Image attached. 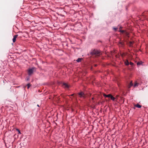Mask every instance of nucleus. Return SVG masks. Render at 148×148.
<instances>
[{
    "mask_svg": "<svg viewBox=\"0 0 148 148\" xmlns=\"http://www.w3.org/2000/svg\"><path fill=\"white\" fill-rule=\"evenodd\" d=\"M125 30H122L121 29H120L119 30V32H120L122 34H123L124 33Z\"/></svg>",
    "mask_w": 148,
    "mask_h": 148,
    "instance_id": "ddd939ff",
    "label": "nucleus"
},
{
    "mask_svg": "<svg viewBox=\"0 0 148 148\" xmlns=\"http://www.w3.org/2000/svg\"><path fill=\"white\" fill-rule=\"evenodd\" d=\"M78 95L79 96V97L81 98H85L86 97L84 93L83 92H80L78 93Z\"/></svg>",
    "mask_w": 148,
    "mask_h": 148,
    "instance_id": "7ed1b4c3",
    "label": "nucleus"
},
{
    "mask_svg": "<svg viewBox=\"0 0 148 148\" xmlns=\"http://www.w3.org/2000/svg\"><path fill=\"white\" fill-rule=\"evenodd\" d=\"M110 94H108V95H106L105 94H104L103 95V96L105 97H108V98H110V96L111 95Z\"/></svg>",
    "mask_w": 148,
    "mask_h": 148,
    "instance_id": "0eeeda50",
    "label": "nucleus"
},
{
    "mask_svg": "<svg viewBox=\"0 0 148 148\" xmlns=\"http://www.w3.org/2000/svg\"><path fill=\"white\" fill-rule=\"evenodd\" d=\"M16 130L18 131V134H21V133L20 130L18 129H16Z\"/></svg>",
    "mask_w": 148,
    "mask_h": 148,
    "instance_id": "a211bd4d",
    "label": "nucleus"
},
{
    "mask_svg": "<svg viewBox=\"0 0 148 148\" xmlns=\"http://www.w3.org/2000/svg\"><path fill=\"white\" fill-rule=\"evenodd\" d=\"M124 34H125L126 36L129 37V33L128 32H126V31H125Z\"/></svg>",
    "mask_w": 148,
    "mask_h": 148,
    "instance_id": "f8f14e48",
    "label": "nucleus"
},
{
    "mask_svg": "<svg viewBox=\"0 0 148 148\" xmlns=\"http://www.w3.org/2000/svg\"><path fill=\"white\" fill-rule=\"evenodd\" d=\"M117 28L113 27V29L115 31H116V30L117 29Z\"/></svg>",
    "mask_w": 148,
    "mask_h": 148,
    "instance_id": "6ab92c4d",
    "label": "nucleus"
},
{
    "mask_svg": "<svg viewBox=\"0 0 148 148\" xmlns=\"http://www.w3.org/2000/svg\"><path fill=\"white\" fill-rule=\"evenodd\" d=\"M82 58H78L76 60V61L77 62H80L81 61V60H82Z\"/></svg>",
    "mask_w": 148,
    "mask_h": 148,
    "instance_id": "4468645a",
    "label": "nucleus"
},
{
    "mask_svg": "<svg viewBox=\"0 0 148 148\" xmlns=\"http://www.w3.org/2000/svg\"><path fill=\"white\" fill-rule=\"evenodd\" d=\"M133 85L132 81L130 82V84L128 85V88H130Z\"/></svg>",
    "mask_w": 148,
    "mask_h": 148,
    "instance_id": "39448f33",
    "label": "nucleus"
},
{
    "mask_svg": "<svg viewBox=\"0 0 148 148\" xmlns=\"http://www.w3.org/2000/svg\"><path fill=\"white\" fill-rule=\"evenodd\" d=\"M35 68V67H33L32 68L29 69L28 71V73L29 75L30 76L33 74L34 72V70Z\"/></svg>",
    "mask_w": 148,
    "mask_h": 148,
    "instance_id": "f03ea898",
    "label": "nucleus"
},
{
    "mask_svg": "<svg viewBox=\"0 0 148 148\" xmlns=\"http://www.w3.org/2000/svg\"><path fill=\"white\" fill-rule=\"evenodd\" d=\"M110 98L113 101H114L115 99V98L113 97L111 95Z\"/></svg>",
    "mask_w": 148,
    "mask_h": 148,
    "instance_id": "9d476101",
    "label": "nucleus"
},
{
    "mask_svg": "<svg viewBox=\"0 0 148 148\" xmlns=\"http://www.w3.org/2000/svg\"><path fill=\"white\" fill-rule=\"evenodd\" d=\"M18 36V35L17 34L15 35L14 36L13 38L12 39V40H13V42H15L16 40V39L17 38V37Z\"/></svg>",
    "mask_w": 148,
    "mask_h": 148,
    "instance_id": "20e7f679",
    "label": "nucleus"
},
{
    "mask_svg": "<svg viewBox=\"0 0 148 148\" xmlns=\"http://www.w3.org/2000/svg\"><path fill=\"white\" fill-rule=\"evenodd\" d=\"M122 28H123V27H121V26L120 27H119V30L121 29Z\"/></svg>",
    "mask_w": 148,
    "mask_h": 148,
    "instance_id": "4be33fe9",
    "label": "nucleus"
},
{
    "mask_svg": "<svg viewBox=\"0 0 148 148\" xmlns=\"http://www.w3.org/2000/svg\"><path fill=\"white\" fill-rule=\"evenodd\" d=\"M129 64L131 65H133V64H134L132 62H130V63H129Z\"/></svg>",
    "mask_w": 148,
    "mask_h": 148,
    "instance_id": "aec40b11",
    "label": "nucleus"
},
{
    "mask_svg": "<svg viewBox=\"0 0 148 148\" xmlns=\"http://www.w3.org/2000/svg\"><path fill=\"white\" fill-rule=\"evenodd\" d=\"M29 78H27V80H29Z\"/></svg>",
    "mask_w": 148,
    "mask_h": 148,
    "instance_id": "a878e982",
    "label": "nucleus"
},
{
    "mask_svg": "<svg viewBox=\"0 0 148 148\" xmlns=\"http://www.w3.org/2000/svg\"><path fill=\"white\" fill-rule=\"evenodd\" d=\"M3 83H4V84H5L6 83H8V82L6 80V79H4V80H3Z\"/></svg>",
    "mask_w": 148,
    "mask_h": 148,
    "instance_id": "f3484780",
    "label": "nucleus"
},
{
    "mask_svg": "<svg viewBox=\"0 0 148 148\" xmlns=\"http://www.w3.org/2000/svg\"><path fill=\"white\" fill-rule=\"evenodd\" d=\"M135 106L138 108H140L141 107V106L138 103H137L136 105Z\"/></svg>",
    "mask_w": 148,
    "mask_h": 148,
    "instance_id": "6e6552de",
    "label": "nucleus"
},
{
    "mask_svg": "<svg viewBox=\"0 0 148 148\" xmlns=\"http://www.w3.org/2000/svg\"><path fill=\"white\" fill-rule=\"evenodd\" d=\"M120 43L122 45H123V44L122 42H120Z\"/></svg>",
    "mask_w": 148,
    "mask_h": 148,
    "instance_id": "5701e85b",
    "label": "nucleus"
},
{
    "mask_svg": "<svg viewBox=\"0 0 148 148\" xmlns=\"http://www.w3.org/2000/svg\"><path fill=\"white\" fill-rule=\"evenodd\" d=\"M90 53L92 56H93L94 55L100 54V51L94 49L90 52Z\"/></svg>",
    "mask_w": 148,
    "mask_h": 148,
    "instance_id": "f257e3e1",
    "label": "nucleus"
},
{
    "mask_svg": "<svg viewBox=\"0 0 148 148\" xmlns=\"http://www.w3.org/2000/svg\"><path fill=\"white\" fill-rule=\"evenodd\" d=\"M125 64L126 65L128 66L129 64V63L127 60H126L125 62Z\"/></svg>",
    "mask_w": 148,
    "mask_h": 148,
    "instance_id": "9b49d317",
    "label": "nucleus"
},
{
    "mask_svg": "<svg viewBox=\"0 0 148 148\" xmlns=\"http://www.w3.org/2000/svg\"><path fill=\"white\" fill-rule=\"evenodd\" d=\"M94 99L93 97H92V99Z\"/></svg>",
    "mask_w": 148,
    "mask_h": 148,
    "instance_id": "cd10ccee",
    "label": "nucleus"
},
{
    "mask_svg": "<svg viewBox=\"0 0 148 148\" xmlns=\"http://www.w3.org/2000/svg\"><path fill=\"white\" fill-rule=\"evenodd\" d=\"M37 106H38V107H39V106L38 104L37 105Z\"/></svg>",
    "mask_w": 148,
    "mask_h": 148,
    "instance_id": "393cba45",
    "label": "nucleus"
},
{
    "mask_svg": "<svg viewBox=\"0 0 148 148\" xmlns=\"http://www.w3.org/2000/svg\"><path fill=\"white\" fill-rule=\"evenodd\" d=\"M97 66V65H95V66Z\"/></svg>",
    "mask_w": 148,
    "mask_h": 148,
    "instance_id": "c85d7f7f",
    "label": "nucleus"
},
{
    "mask_svg": "<svg viewBox=\"0 0 148 148\" xmlns=\"http://www.w3.org/2000/svg\"><path fill=\"white\" fill-rule=\"evenodd\" d=\"M1 74L2 75V74L1 73H0V75H1Z\"/></svg>",
    "mask_w": 148,
    "mask_h": 148,
    "instance_id": "bb28decb",
    "label": "nucleus"
},
{
    "mask_svg": "<svg viewBox=\"0 0 148 148\" xmlns=\"http://www.w3.org/2000/svg\"><path fill=\"white\" fill-rule=\"evenodd\" d=\"M63 85L64 86V87L65 88H68L69 86L68 84L65 83H64L63 84Z\"/></svg>",
    "mask_w": 148,
    "mask_h": 148,
    "instance_id": "1a4fd4ad",
    "label": "nucleus"
},
{
    "mask_svg": "<svg viewBox=\"0 0 148 148\" xmlns=\"http://www.w3.org/2000/svg\"><path fill=\"white\" fill-rule=\"evenodd\" d=\"M134 41H130L129 42V45L130 47H131L132 46V45L134 44Z\"/></svg>",
    "mask_w": 148,
    "mask_h": 148,
    "instance_id": "423d86ee",
    "label": "nucleus"
},
{
    "mask_svg": "<svg viewBox=\"0 0 148 148\" xmlns=\"http://www.w3.org/2000/svg\"><path fill=\"white\" fill-rule=\"evenodd\" d=\"M74 94H72L71 95V96H73L74 95Z\"/></svg>",
    "mask_w": 148,
    "mask_h": 148,
    "instance_id": "b1692460",
    "label": "nucleus"
},
{
    "mask_svg": "<svg viewBox=\"0 0 148 148\" xmlns=\"http://www.w3.org/2000/svg\"><path fill=\"white\" fill-rule=\"evenodd\" d=\"M31 85L30 83H28L27 85V88L28 89H29L30 87L31 86Z\"/></svg>",
    "mask_w": 148,
    "mask_h": 148,
    "instance_id": "dca6fc26",
    "label": "nucleus"
},
{
    "mask_svg": "<svg viewBox=\"0 0 148 148\" xmlns=\"http://www.w3.org/2000/svg\"><path fill=\"white\" fill-rule=\"evenodd\" d=\"M139 84L138 83H136L135 84H134V87H135L136 86H137Z\"/></svg>",
    "mask_w": 148,
    "mask_h": 148,
    "instance_id": "2eb2a0df",
    "label": "nucleus"
},
{
    "mask_svg": "<svg viewBox=\"0 0 148 148\" xmlns=\"http://www.w3.org/2000/svg\"><path fill=\"white\" fill-rule=\"evenodd\" d=\"M140 64V62H138L137 63V65H139V64Z\"/></svg>",
    "mask_w": 148,
    "mask_h": 148,
    "instance_id": "412c9836",
    "label": "nucleus"
}]
</instances>
